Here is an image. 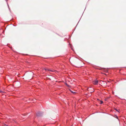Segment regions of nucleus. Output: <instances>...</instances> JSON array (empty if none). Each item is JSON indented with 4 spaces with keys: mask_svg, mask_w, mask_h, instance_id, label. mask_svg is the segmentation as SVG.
<instances>
[{
    "mask_svg": "<svg viewBox=\"0 0 126 126\" xmlns=\"http://www.w3.org/2000/svg\"><path fill=\"white\" fill-rule=\"evenodd\" d=\"M44 69L46 71H50L52 72H57V71L55 70H51L49 69H46V68Z\"/></svg>",
    "mask_w": 126,
    "mask_h": 126,
    "instance_id": "1",
    "label": "nucleus"
},
{
    "mask_svg": "<svg viewBox=\"0 0 126 126\" xmlns=\"http://www.w3.org/2000/svg\"><path fill=\"white\" fill-rule=\"evenodd\" d=\"M98 80L96 79L93 81V83L94 85H97L98 84Z\"/></svg>",
    "mask_w": 126,
    "mask_h": 126,
    "instance_id": "2",
    "label": "nucleus"
},
{
    "mask_svg": "<svg viewBox=\"0 0 126 126\" xmlns=\"http://www.w3.org/2000/svg\"><path fill=\"white\" fill-rule=\"evenodd\" d=\"M69 90L70 91V92H72V93H73V94H74L76 93L75 92H73L71 91L70 89Z\"/></svg>",
    "mask_w": 126,
    "mask_h": 126,
    "instance_id": "3",
    "label": "nucleus"
},
{
    "mask_svg": "<svg viewBox=\"0 0 126 126\" xmlns=\"http://www.w3.org/2000/svg\"><path fill=\"white\" fill-rule=\"evenodd\" d=\"M97 100L99 101L100 102V104H101L103 103V101H100V100L98 99H97Z\"/></svg>",
    "mask_w": 126,
    "mask_h": 126,
    "instance_id": "4",
    "label": "nucleus"
},
{
    "mask_svg": "<svg viewBox=\"0 0 126 126\" xmlns=\"http://www.w3.org/2000/svg\"><path fill=\"white\" fill-rule=\"evenodd\" d=\"M66 85L69 87H70V86L68 85V84H67V83H66Z\"/></svg>",
    "mask_w": 126,
    "mask_h": 126,
    "instance_id": "5",
    "label": "nucleus"
},
{
    "mask_svg": "<svg viewBox=\"0 0 126 126\" xmlns=\"http://www.w3.org/2000/svg\"><path fill=\"white\" fill-rule=\"evenodd\" d=\"M3 126H8V125H6L5 124H3Z\"/></svg>",
    "mask_w": 126,
    "mask_h": 126,
    "instance_id": "6",
    "label": "nucleus"
},
{
    "mask_svg": "<svg viewBox=\"0 0 126 126\" xmlns=\"http://www.w3.org/2000/svg\"><path fill=\"white\" fill-rule=\"evenodd\" d=\"M3 92L1 90H0V93H2Z\"/></svg>",
    "mask_w": 126,
    "mask_h": 126,
    "instance_id": "7",
    "label": "nucleus"
},
{
    "mask_svg": "<svg viewBox=\"0 0 126 126\" xmlns=\"http://www.w3.org/2000/svg\"><path fill=\"white\" fill-rule=\"evenodd\" d=\"M39 113H38L37 114V116H39L40 115L39 114Z\"/></svg>",
    "mask_w": 126,
    "mask_h": 126,
    "instance_id": "8",
    "label": "nucleus"
},
{
    "mask_svg": "<svg viewBox=\"0 0 126 126\" xmlns=\"http://www.w3.org/2000/svg\"><path fill=\"white\" fill-rule=\"evenodd\" d=\"M115 110H116V111H117L118 112H119V111L118 110H117V109H116Z\"/></svg>",
    "mask_w": 126,
    "mask_h": 126,
    "instance_id": "9",
    "label": "nucleus"
}]
</instances>
